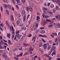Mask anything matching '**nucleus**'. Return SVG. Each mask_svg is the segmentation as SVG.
Wrapping results in <instances>:
<instances>
[{"label": "nucleus", "instance_id": "obj_55", "mask_svg": "<svg viewBox=\"0 0 60 60\" xmlns=\"http://www.w3.org/2000/svg\"><path fill=\"white\" fill-rule=\"evenodd\" d=\"M43 37H45V38H47V36L46 35H44L43 36Z\"/></svg>", "mask_w": 60, "mask_h": 60}, {"label": "nucleus", "instance_id": "obj_49", "mask_svg": "<svg viewBox=\"0 0 60 60\" xmlns=\"http://www.w3.org/2000/svg\"><path fill=\"white\" fill-rule=\"evenodd\" d=\"M3 53V50H0V53L2 54Z\"/></svg>", "mask_w": 60, "mask_h": 60}, {"label": "nucleus", "instance_id": "obj_6", "mask_svg": "<svg viewBox=\"0 0 60 60\" xmlns=\"http://www.w3.org/2000/svg\"><path fill=\"white\" fill-rule=\"evenodd\" d=\"M35 25L34 26V27H35V29L36 30L37 28V27L38 26V24L37 23H35Z\"/></svg>", "mask_w": 60, "mask_h": 60}, {"label": "nucleus", "instance_id": "obj_40", "mask_svg": "<svg viewBox=\"0 0 60 60\" xmlns=\"http://www.w3.org/2000/svg\"><path fill=\"white\" fill-rule=\"evenodd\" d=\"M59 7H58V6H56V9L57 10H59Z\"/></svg>", "mask_w": 60, "mask_h": 60}, {"label": "nucleus", "instance_id": "obj_64", "mask_svg": "<svg viewBox=\"0 0 60 60\" xmlns=\"http://www.w3.org/2000/svg\"><path fill=\"white\" fill-rule=\"evenodd\" d=\"M58 27L59 28H60V25L59 24H57Z\"/></svg>", "mask_w": 60, "mask_h": 60}, {"label": "nucleus", "instance_id": "obj_41", "mask_svg": "<svg viewBox=\"0 0 60 60\" xmlns=\"http://www.w3.org/2000/svg\"><path fill=\"white\" fill-rule=\"evenodd\" d=\"M48 13H49L50 14H52H52H53V13L51 11H50Z\"/></svg>", "mask_w": 60, "mask_h": 60}, {"label": "nucleus", "instance_id": "obj_56", "mask_svg": "<svg viewBox=\"0 0 60 60\" xmlns=\"http://www.w3.org/2000/svg\"><path fill=\"white\" fill-rule=\"evenodd\" d=\"M11 31H14V30L13 29V27H12V26L11 27Z\"/></svg>", "mask_w": 60, "mask_h": 60}, {"label": "nucleus", "instance_id": "obj_60", "mask_svg": "<svg viewBox=\"0 0 60 60\" xmlns=\"http://www.w3.org/2000/svg\"><path fill=\"white\" fill-rule=\"evenodd\" d=\"M13 31H13L12 34H14V35H15V32Z\"/></svg>", "mask_w": 60, "mask_h": 60}, {"label": "nucleus", "instance_id": "obj_14", "mask_svg": "<svg viewBox=\"0 0 60 60\" xmlns=\"http://www.w3.org/2000/svg\"><path fill=\"white\" fill-rule=\"evenodd\" d=\"M6 23L7 26H8L9 27V26H10L9 24V22L8 21H6Z\"/></svg>", "mask_w": 60, "mask_h": 60}, {"label": "nucleus", "instance_id": "obj_50", "mask_svg": "<svg viewBox=\"0 0 60 60\" xmlns=\"http://www.w3.org/2000/svg\"><path fill=\"white\" fill-rule=\"evenodd\" d=\"M12 1L14 4H15V1L14 0H12Z\"/></svg>", "mask_w": 60, "mask_h": 60}, {"label": "nucleus", "instance_id": "obj_27", "mask_svg": "<svg viewBox=\"0 0 60 60\" xmlns=\"http://www.w3.org/2000/svg\"><path fill=\"white\" fill-rule=\"evenodd\" d=\"M22 3L24 4V3H26V0H22Z\"/></svg>", "mask_w": 60, "mask_h": 60}, {"label": "nucleus", "instance_id": "obj_3", "mask_svg": "<svg viewBox=\"0 0 60 60\" xmlns=\"http://www.w3.org/2000/svg\"><path fill=\"white\" fill-rule=\"evenodd\" d=\"M49 22H51V20L48 19H46L45 20L44 22V25H45L46 24H48Z\"/></svg>", "mask_w": 60, "mask_h": 60}, {"label": "nucleus", "instance_id": "obj_29", "mask_svg": "<svg viewBox=\"0 0 60 60\" xmlns=\"http://www.w3.org/2000/svg\"><path fill=\"white\" fill-rule=\"evenodd\" d=\"M14 34H13L12 36V40H13V39L14 38V36H15V35H14Z\"/></svg>", "mask_w": 60, "mask_h": 60}, {"label": "nucleus", "instance_id": "obj_38", "mask_svg": "<svg viewBox=\"0 0 60 60\" xmlns=\"http://www.w3.org/2000/svg\"><path fill=\"white\" fill-rule=\"evenodd\" d=\"M18 18V19H19V20H21V18H20V16H18L17 17Z\"/></svg>", "mask_w": 60, "mask_h": 60}, {"label": "nucleus", "instance_id": "obj_52", "mask_svg": "<svg viewBox=\"0 0 60 60\" xmlns=\"http://www.w3.org/2000/svg\"><path fill=\"white\" fill-rule=\"evenodd\" d=\"M41 46H42V43L41 42L39 44V47H41Z\"/></svg>", "mask_w": 60, "mask_h": 60}, {"label": "nucleus", "instance_id": "obj_48", "mask_svg": "<svg viewBox=\"0 0 60 60\" xmlns=\"http://www.w3.org/2000/svg\"><path fill=\"white\" fill-rule=\"evenodd\" d=\"M45 19H47L49 18V16L48 15H45Z\"/></svg>", "mask_w": 60, "mask_h": 60}, {"label": "nucleus", "instance_id": "obj_28", "mask_svg": "<svg viewBox=\"0 0 60 60\" xmlns=\"http://www.w3.org/2000/svg\"><path fill=\"white\" fill-rule=\"evenodd\" d=\"M10 54H11V55L12 54V52L11 50H10L9 51Z\"/></svg>", "mask_w": 60, "mask_h": 60}, {"label": "nucleus", "instance_id": "obj_37", "mask_svg": "<svg viewBox=\"0 0 60 60\" xmlns=\"http://www.w3.org/2000/svg\"><path fill=\"white\" fill-rule=\"evenodd\" d=\"M23 21L24 22L25 21V20H26V16H23Z\"/></svg>", "mask_w": 60, "mask_h": 60}, {"label": "nucleus", "instance_id": "obj_35", "mask_svg": "<svg viewBox=\"0 0 60 60\" xmlns=\"http://www.w3.org/2000/svg\"><path fill=\"white\" fill-rule=\"evenodd\" d=\"M8 6L9 9H11V6L10 5H8Z\"/></svg>", "mask_w": 60, "mask_h": 60}, {"label": "nucleus", "instance_id": "obj_8", "mask_svg": "<svg viewBox=\"0 0 60 60\" xmlns=\"http://www.w3.org/2000/svg\"><path fill=\"white\" fill-rule=\"evenodd\" d=\"M43 46L44 47L45 49H47V44H44L43 45Z\"/></svg>", "mask_w": 60, "mask_h": 60}, {"label": "nucleus", "instance_id": "obj_39", "mask_svg": "<svg viewBox=\"0 0 60 60\" xmlns=\"http://www.w3.org/2000/svg\"><path fill=\"white\" fill-rule=\"evenodd\" d=\"M14 59H15V60H19V58H18L17 57H14Z\"/></svg>", "mask_w": 60, "mask_h": 60}, {"label": "nucleus", "instance_id": "obj_43", "mask_svg": "<svg viewBox=\"0 0 60 60\" xmlns=\"http://www.w3.org/2000/svg\"><path fill=\"white\" fill-rule=\"evenodd\" d=\"M19 26H23V24L22 23H21L20 24H19Z\"/></svg>", "mask_w": 60, "mask_h": 60}, {"label": "nucleus", "instance_id": "obj_12", "mask_svg": "<svg viewBox=\"0 0 60 60\" xmlns=\"http://www.w3.org/2000/svg\"><path fill=\"white\" fill-rule=\"evenodd\" d=\"M17 4L18 5H20L21 4V3H20V1L19 0H18L17 1Z\"/></svg>", "mask_w": 60, "mask_h": 60}, {"label": "nucleus", "instance_id": "obj_54", "mask_svg": "<svg viewBox=\"0 0 60 60\" xmlns=\"http://www.w3.org/2000/svg\"><path fill=\"white\" fill-rule=\"evenodd\" d=\"M29 10L30 11H32V8H30Z\"/></svg>", "mask_w": 60, "mask_h": 60}, {"label": "nucleus", "instance_id": "obj_57", "mask_svg": "<svg viewBox=\"0 0 60 60\" xmlns=\"http://www.w3.org/2000/svg\"><path fill=\"white\" fill-rule=\"evenodd\" d=\"M50 7L51 8H53V7H54V5L52 4L51 5Z\"/></svg>", "mask_w": 60, "mask_h": 60}, {"label": "nucleus", "instance_id": "obj_53", "mask_svg": "<svg viewBox=\"0 0 60 60\" xmlns=\"http://www.w3.org/2000/svg\"><path fill=\"white\" fill-rule=\"evenodd\" d=\"M32 36V34H30L28 36V37H30Z\"/></svg>", "mask_w": 60, "mask_h": 60}, {"label": "nucleus", "instance_id": "obj_26", "mask_svg": "<svg viewBox=\"0 0 60 60\" xmlns=\"http://www.w3.org/2000/svg\"><path fill=\"white\" fill-rule=\"evenodd\" d=\"M4 47L1 46V45H0V49H4Z\"/></svg>", "mask_w": 60, "mask_h": 60}, {"label": "nucleus", "instance_id": "obj_18", "mask_svg": "<svg viewBox=\"0 0 60 60\" xmlns=\"http://www.w3.org/2000/svg\"><path fill=\"white\" fill-rule=\"evenodd\" d=\"M3 57L4 58H6V55L5 53H4L3 54Z\"/></svg>", "mask_w": 60, "mask_h": 60}, {"label": "nucleus", "instance_id": "obj_25", "mask_svg": "<svg viewBox=\"0 0 60 60\" xmlns=\"http://www.w3.org/2000/svg\"><path fill=\"white\" fill-rule=\"evenodd\" d=\"M28 53H29V52H26L24 53V56H26V55H28Z\"/></svg>", "mask_w": 60, "mask_h": 60}, {"label": "nucleus", "instance_id": "obj_1", "mask_svg": "<svg viewBox=\"0 0 60 60\" xmlns=\"http://www.w3.org/2000/svg\"><path fill=\"white\" fill-rule=\"evenodd\" d=\"M20 31L19 30H18L16 31L15 33L16 34V36L17 37V38H18V39H20V38L21 37L22 35L20 34H19Z\"/></svg>", "mask_w": 60, "mask_h": 60}, {"label": "nucleus", "instance_id": "obj_7", "mask_svg": "<svg viewBox=\"0 0 60 60\" xmlns=\"http://www.w3.org/2000/svg\"><path fill=\"white\" fill-rule=\"evenodd\" d=\"M24 46H30V44H26V43H23L22 44Z\"/></svg>", "mask_w": 60, "mask_h": 60}, {"label": "nucleus", "instance_id": "obj_31", "mask_svg": "<svg viewBox=\"0 0 60 60\" xmlns=\"http://www.w3.org/2000/svg\"><path fill=\"white\" fill-rule=\"evenodd\" d=\"M16 24L17 25H19V20L18 21L16 22Z\"/></svg>", "mask_w": 60, "mask_h": 60}, {"label": "nucleus", "instance_id": "obj_16", "mask_svg": "<svg viewBox=\"0 0 60 60\" xmlns=\"http://www.w3.org/2000/svg\"><path fill=\"white\" fill-rule=\"evenodd\" d=\"M30 3L31 4V6H32V7H34V4L33 3V1H31L30 2Z\"/></svg>", "mask_w": 60, "mask_h": 60}, {"label": "nucleus", "instance_id": "obj_9", "mask_svg": "<svg viewBox=\"0 0 60 60\" xmlns=\"http://www.w3.org/2000/svg\"><path fill=\"white\" fill-rule=\"evenodd\" d=\"M56 49V47L55 46H53L52 48L51 49V50L52 51H54V50H55Z\"/></svg>", "mask_w": 60, "mask_h": 60}, {"label": "nucleus", "instance_id": "obj_10", "mask_svg": "<svg viewBox=\"0 0 60 60\" xmlns=\"http://www.w3.org/2000/svg\"><path fill=\"white\" fill-rule=\"evenodd\" d=\"M36 38V36L33 37L32 38V41H34H34H35V40Z\"/></svg>", "mask_w": 60, "mask_h": 60}, {"label": "nucleus", "instance_id": "obj_30", "mask_svg": "<svg viewBox=\"0 0 60 60\" xmlns=\"http://www.w3.org/2000/svg\"><path fill=\"white\" fill-rule=\"evenodd\" d=\"M11 20L12 21H14V17H13V16H11Z\"/></svg>", "mask_w": 60, "mask_h": 60}, {"label": "nucleus", "instance_id": "obj_44", "mask_svg": "<svg viewBox=\"0 0 60 60\" xmlns=\"http://www.w3.org/2000/svg\"><path fill=\"white\" fill-rule=\"evenodd\" d=\"M53 26V25L52 24L50 25L49 26V27H52Z\"/></svg>", "mask_w": 60, "mask_h": 60}, {"label": "nucleus", "instance_id": "obj_24", "mask_svg": "<svg viewBox=\"0 0 60 60\" xmlns=\"http://www.w3.org/2000/svg\"><path fill=\"white\" fill-rule=\"evenodd\" d=\"M3 6L4 7H5V8H7V4L4 5Z\"/></svg>", "mask_w": 60, "mask_h": 60}, {"label": "nucleus", "instance_id": "obj_15", "mask_svg": "<svg viewBox=\"0 0 60 60\" xmlns=\"http://www.w3.org/2000/svg\"><path fill=\"white\" fill-rule=\"evenodd\" d=\"M29 50L31 51H34V48L30 47L29 49Z\"/></svg>", "mask_w": 60, "mask_h": 60}, {"label": "nucleus", "instance_id": "obj_13", "mask_svg": "<svg viewBox=\"0 0 60 60\" xmlns=\"http://www.w3.org/2000/svg\"><path fill=\"white\" fill-rule=\"evenodd\" d=\"M20 46V44H18L17 45H16L15 47L16 48H18Z\"/></svg>", "mask_w": 60, "mask_h": 60}, {"label": "nucleus", "instance_id": "obj_17", "mask_svg": "<svg viewBox=\"0 0 60 60\" xmlns=\"http://www.w3.org/2000/svg\"><path fill=\"white\" fill-rule=\"evenodd\" d=\"M41 34H45V31L44 30H41L40 32Z\"/></svg>", "mask_w": 60, "mask_h": 60}, {"label": "nucleus", "instance_id": "obj_63", "mask_svg": "<svg viewBox=\"0 0 60 60\" xmlns=\"http://www.w3.org/2000/svg\"><path fill=\"white\" fill-rule=\"evenodd\" d=\"M51 36L52 37V38H54V35L51 34Z\"/></svg>", "mask_w": 60, "mask_h": 60}, {"label": "nucleus", "instance_id": "obj_61", "mask_svg": "<svg viewBox=\"0 0 60 60\" xmlns=\"http://www.w3.org/2000/svg\"><path fill=\"white\" fill-rule=\"evenodd\" d=\"M56 43H55L53 42V44H52V45L53 46H55V45H56Z\"/></svg>", "mask_w": 60, "mask_h": 60}, {"label": "nucleus", "instance_id": "obj_45", "mask_svg": "<svg viewBox=\"0 0 60 60\" xmlns=\"http://www.w3.org/2000/svg\"><path fill=\"white\" fill-rule=\"evenodd\" d=\"M56 11V9H54L53 10V11H52V12H53V13H55Z\"/></svg>", "mask_w": 60, "mask_h": 60}, {"label": "nucleus", "instance_id": "obj_58", "mask_svg": "<svg viewBox=\"0 0 60 60\" xmlns=\"http://www.w3.org/2000/svg\"><path fill=\"white\" fill-rule=\"evenodd\" d=\"M16 8H17V9L18 10H19V7L18 6V5H16Z\"/></svg>", "mask_w": 60, "mask_h": 60}, {"label": "nucleus", "instance_id": "obj_62", "mask_svg": "<svg viewBox=\"0 0 60 60\" xmlns=\"http://www.w3.org/2000/svg\"><path fill=\"white\" fill-rule=\"evenodd\" d=\"M42 16L43 18H45V15L44 14H42Z\"/></svg>", "mask_w": 60, "mask_h": 60}, {"label": "nucleus", "instance_id": "obj_42", "mask_svg": "<svg viewBox=\"0 0 60 60\" xmlns=\"http://www.w3.org/2000/svg\"><path fill=\"white\" fill-rule=\"evenodd\" d=\"M36 45H39V42L38 41H37L35 43Z\"/></svg>", "mask_w": 60, "mask_h": 60}, {"label": "nucleus", "instance_id": "obj_51", "mask_svg": "<svg viewBox=\"0 0 60 60\" xmlns=\"http://www.w3.org/2000/svg\"><path fill=\"white\" fill-rule=\"evenodd\" d=\"M52 34L55 35H56V36H57V33H52Z\"/></svg>", "mask_w": 60, "mask_h": 60}, {"label": "nucleus", "instance_id": "obj_21", "mask_svg": "<svg viewBox=\"0 0 60 60\" xmlns=\"http://www.w3.org/2000/svg\"><path fill=\"white\" fill-rule=\"evenodd\" d=\"M25 13V10H22L21 12V13L22 14H24Z\"/></svg>", "mask_w": 60, "mask_h": 60}, {"label": "nucleus", "instance_id": "obj_5", "mask_svg": "<svg viewBox=\"0 0 60 60\" xmlns=\"http://www.w3.org/2000/svg\"><path fill=\"white\" fill-rule=\"evenodd\" d=\"M55 18L58 19L59 20H60V15H58L57 16H56Z\"/></svg>", "mask_w": 60, "mask_h": 60}, {"label": "nucleus", "instance_id": "obj_11", "mask_svg": "<svg viewBox=\"0 0 60 60\" xmlns=\"http://www.w3.org/2000/svg\"><path fill=\"white\" fill-rule=\"evenodd\" d=\"M35 16H34V17L33 16H32L31 18V21H34V20L35 19Z\"/></svg>", "mask_w": 60, "mask_h": 60}, {"label": "nucleus", "instance_id": "obj_22", "mask_svg": "<svg viewBox=\"0 0 60 60\" xmlns=\"http://www.w3.org/2000/svg\"><path fill=\"white\" fill-rule=\"evenodd\" d=\"M39 50L41 52V53L42 54H43V52H44L43 50L42 49H39Z\"/></svg>", "mask_w": 60, "mask_h": 60}, {"label": "nucleus", "instance_id": "obj_47", "mask_svg": "<svg viewBox=\"0 0 60 60\" xmlns=\"http://www.w3.org/2000/svg\"><path fill=\"white\" fill-rule=\"evenodd\" d=\"M23 55V53H21L19 55V56H21Z\"/></svg>", "mask_w": 60, "mask_h": 60}, {"label": "nucleus", "instance_id": "obj_34", "mask_svg": "<svg viewBox=\"0 0 60 60\" xmlns=\"http://www.w3.org/2000/svg\"><path fill=\"white\" fill-rule=\"evenodd\" d=\"M40 19V17H39V16H37V20H39Z\"/></svg>", "mask_w": 60, "mask_h": 60}, {"label": "nucleus", "instance_id": "obj_59", "mask_svg": "<svg viewBox=\"0 0 60 60\" xmlns=\"http://www.w3.org/2000/svg\"><path fill=\"white\" fill-rule=\"evenodd\" d=\"M42 41H43V42H46V41H45V40H44V39L42 38Z\"/></svg>", "mask_w": 60, "mask_h": 60}, {"label": "nucleus", "instance_id": "obj_46", "mask_svg": "<svg viewBox=\"0 0 60 60\" xmlns=\"http://www.w3.org/2000/svg\"><path fill=\"white\" fill-rule=\"evenodd\" d=\"M56 3H58V2H60V0H57V1L56 0Z\"/></svg>", "mask_w": 60, "mask_h": 60}, {"label": "nucleus", "instance_id": "obj_19", "mask_svg": "<svg viewBox=\"0 0 60 60\" xmlns=\"http://www.w3.org/2000/svg\"><path fill=\"white\" fill-rule=\"evenodd\" d=\"M51 46L50 45H49L48 46V47H47V50H49L50 49H51Z\"/></svg>", "mask_w": 60, "mask_h": 60}, {"label": "nucleus", "instance_id": "obj_23", "mask_svg": "<svg viewBox=\"0 0 60 60\" xmlns=\"http://www.w3.org/2000/svg\"><path fill=\"white\" fill-rule=\"evenodd\" d=\"M21 28L22 29H24V30H26V28L25 27H21Z\"/></svg>", "mask_w": 60, "mask_h": 60}, {"label": "nucleus", "instance_id": "obj_2", "mask_svg": "<svg viewBox=\"0 0 60 60\" xmlns=\"http://www.w3.org/2000/svg\"><path fill=\"white\" fill-rule=\"evenodd\" d=\"M44 11L43 12L45 14H47L49 11V10L48 9L45 8H44Z\"/></svg>", "mask_w": 60, "mask_h": 60}, {"label": "nucleus", "instance_id": "obj_4", "mask_svg": "<svg viewBox=\"0 0 60 60\" xmlns=\"http://www.w3.org/2000/svg\"><path fill=\"white\" fill-rule=\"evenodd\" d=\"M55 42H56V44L57 45H58L59 42H60V40L58 39V38H56L55 40Z\"/></svg>", "mask_w": 60, "mask_h": 60}, {"label": "nucleus", "instance_id": "obj_32", "mask_svg": "<svg viewBox=\"0 0 60 60\" xmlns=\"http://www.w3.org/2000/svg\"><path fill=\"white\" fill-rule=\"evenodd\" d=\"M3 44H4V45H6V46H8V44L7 43H6L4 42H3Z\"/></svg>", "mask_w": 60, "mask_h": 60}, {"label": "nucleus", "instance_id": "obj_36", "mask_svg": "<svg viewBox=\"0 0 60 60\" xmlns=\"http://www.w3.org/2000/svg\"><path fill=\"white\" fill-rule=\"evenodd\" d=\"M26 10H27V11H29V7H27L26 8Z\"/></svg>", "mask_w": 60, "mask_h": 60}, {"label": "nucleus", "instance_id": "obj_20", "mask_svg": "<svg viewBox=\"0 0 60 60\" xmlns=\"http://www.w3.org/2000/svg\"><path fill=\"white\" fill-rule=\"evenodd\" d=\"M7 37L10 39V37H11V34H8Z\"/></svg>", "mask_w": 60, "mask_h": 60}, {"label": "nucleus", "instance_id": "obj_33", "mask_svg": "<svg viewBox=\"0 0 60 60\" xmlns=\"http://www.w3.org/2000/svg\"><path fill=\"white\" fill-rule=\"evenodd\" d=\"M3 44V42L2 41H0V46H1Z\"/></svg>", "mask_w": 60, "mask_h": 60}]
</instances>
